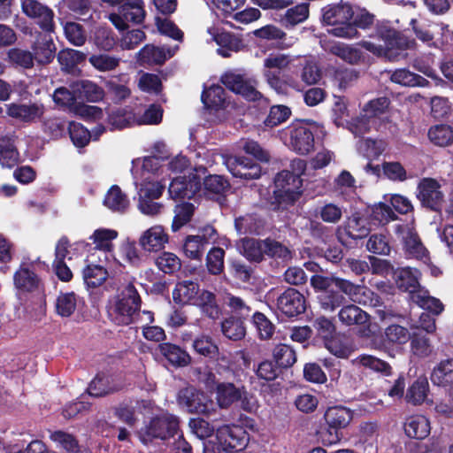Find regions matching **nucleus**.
<instances>
[{"mask_svg":"<svg viewBox=\"0 0 453 453\" xmlns=\"http://www.w3.org/2000/svg\"><path fill=\"white\" fill-rule=\"evenodd\" d=\"M180 418L168 411L152 416L138 432L140 441L148 445L155 441H167L180 431Z\"/></svg>","mask_w":453,"mask_h":453,"instance_id":"1","label":"nucleus"},{"mask_svg":"<svg viewBox=\"0 0 453 453\" xmlns=\"http://www.w3.org/2000/svg\"><path fill=\"white\" fill-rule=\"evenodd\" d=\"M354 17L352 6L348 3H340L322 9V21L332 28L329 33L336 37L353 39L359 36L350 22Z\"/></svg>","mask_w":453,"mask_h":453,"instance_id":"2","label":"nucleus"},{"mask_svg":"<svg viewBox=\"0 0 453 453\" xmlns=\"http://www.w3.org/2000/svg\"><path fill=\"white\" fill-rule=\"evenodd\" d=\"M142 298L133 283H128L119 295L111 316L118 326H128L135 322L139 315Z\"/></svg>","mask_w":453,"mask_h":453,"instance_id":"3","label":"nucleus"},{"mask_svg":"<svg viewBox=\"0 0 453 453\" xmlns=\"http://www.w3.org/2000/svg\"><path fill=\"white\" fill-rule=\"evenodd\" d=\"M145 16L143 0H125L117 12L109 14V19L118 30L125 31L129 28V23L142 24Z\"/></svg>","mask_w":453,"mask_h":453,"instance_id":"4","label":"nucleus"},{"mask_svg":"<svg viewBox=\"0 0 453 453\" xmlns=\"http://www.w3.org/2000/svg\"><path fill=\"white\" fill-rule=\"evenodd\" d=\"M216 439L226 452L243 451L249 444L250 434L241 426L224 425L216 429Z\"/></svg>","mask_w":453,"mask_h":453,"instance_id":"5","label":"nucleus"},{"mask_svg":"<svg viewBox=\"0 0 453 453\" xmlns=\"http://www.w3.org/2000/svg\"><path fill=\"white\" fill-rule=\"evenodd\" d=\"M178 403L189 413L208 415L213 402L202 391L194 387L182 388L178 394Z\"/></svg>","mask_w":453,"mask_h":453,"instance_id":"6","label":"nucleus"},{"mask_svg":"<svg viewBox=\"0 0 453 453\" xmlns=\"http://www.w3.org/2000/svg\"><path fill=\"white\" fill-rule=\"evenodd\" d=\"M22 12L46 33H55L54 12L49 6L37 0H23L21 3Z\"/></svg>","mask_w":453,"mask_h":453,"instance_id":"7","label":"nucleus"},{"mask_svg":"<svg viewBox=\"0 0 453 453\" xmlns=\"http://www.w3.org/2000/svg\"><path fill=\"white\" fill-rule=\"evenodd\" d=\"M395 233L402 242L407 256L417 259H421L426 256V250L412 223L395 225Z\"/></svg>","mask_w":453,"mask_h":453,"instance_id":"8","label":"nucleus"},{"mask_svg":"<svg viewBox=\"0 0 453 453\" xmlns=\"http://www.w3.org/2000/svg\"><path fill=\"white\" fill-rule=\"evenodd\" d=\"M332 280L334 282L335 287L348 296L352 302L373 307L380 305V301L379 296L374 294L367 287L354 284L348 280L341 278H334Z\"/></svg>","mask_w":453,"mask_h":453,"instance_id":"9","label":"nucleus"},{"mask_svg":"<svg viewBox=\"0 0 453 453\" xmlns=\"http://www.w3.org/2000/svg\"><path fill=\"white\" fill-rule=\"evenodd\" d=\"M227 170L234 178L244 180H257L262 175L261 165L244 156H230L226 160Z\"/></svg>","mask_w":453,"mask_h":453,"instance_id":"10","label":"nucleus"},{"mask_svg":"<svg viewBox=\"0 0 453 453\" xmlns=\"http://www.w3.org/2000/svg\"><path fill=\"white\" fill-rule=\"evenodd\" d=\"M220 81L227 89L241 95L249 101L256 102L262 97V94L250 84L243 74L228 71L221 75Z\"/></svg>","mask_w":453,"mask_h":453,"instance_id":"11","label":"nucleus"},{"mask_svg":"<svg viewBox=\"0 0 453 453\" xmlns=\"http://www.w3.org/2000/svg\"><path fill=\"white\" fill-rule=\"evenodd\" d=\"M52 33L37 32L35 41L31 44V53L34 62L46 65L50 64L57 57V48L51 36Z\"/></svg>","mask_w":453,"mask_h":453,"instance_id":"12","label":"nucleus"},{"mask_svg":"<svg viewBox=\"0 0 453 453\" xmlns=\"http://www.w3.org/2000/svg\"><path fill=\"white\" fill-rule=\"evenodd\" d=\"M13 285L19 295L32 294L43 289L42 279L26 263H22L14 273Z\"/></svg>","mask_w":453,"mask_h":453,"instance_id":"13","label":"nucleus"},{"mask_svg":"<svg viewBox=\"0 0 453 453\" xmlns=\"http://www.w3.org/2000/svg\"><path fill=\"white\" fill-rule=\"evenodd\" d=\"M290 143L296 152L309 154L311 150V119H296L291 125Z\"/></svg>","mask_w":453,"mask_h":453,"instance_id":"14","label":"nucleus"},{"mask_svg":"<svg viewBox=\"0 0 453 453\" xmlns=\"http://www.w3.org/2000/svg\"><path fill=\"white\" fill-rule=\"evenodd\" d=\"M278 310L287 318H296L306 310L304 296L296 288H288L277 298Z\"/></svg>","mask_w":453,"mask_h":453,"instance_id":"15","label":"nucleus"},{"mask_svg":"<svg viewBox=\"0 0 453 453\" xmlns=\"http://www.w3.org/2000/svg\"><path fill=\"white\" fill-rule=\"evenodd\" d=\"M418 198L421 203L433 210L439 211L444 199L441 184L433 178H423L418 185Z\"/></svg>","mask_w":453,"mask_h":453,"instance_id":"16","label":"nucleus"},{"mask_svg":"<svg viewBox=\"0 0 453 453\" xmlns=\"http://www.w3.org/2000/svg\"><path fill=\"white\" fill-rule=\"evenodd\" d=\"M378 35L384 42V49L388 53L386 57L390 60H394L396 57L393 53L394 50H412L417 47V42L414 39H410L392 28H380L378 31Z\"/></svg>","mask_w":453,"mask_h":453,"instance_id":"17","label":"nucleus"},{"mask_svg":"<svg viewBox=\"0 0 453 453\" xmlns=\"http://www.w3.org/2000/svg\"><path fill=\"white\" fill-rule=\"evenodd\" d=\"M318 336L320 337L325 347L334 355L344 357L348 354V349L342 347L336 338L335 326L333 322L325 318H319L316 321Z\"/></svg>","mask_w":453,"mask_h":453,"instance_id":"18","label":"nucleus"},{"mask_svg":"<svg viewBox=\"0 0 453 453\" xmlns=\"http://www.w3.org/2000/svg\"><path fill=\"white\" fill-rule=\"evenodd\" d=\"M390 104V101L388 97L382 96L373 100H371L364 107L365 116L361 119L357 120L356 125L355 133L357 135H361L370 130V122H375V118L380 116L388 110Z\"/></svg>","mask_w":453,"mask_h":453,"instance_id":"19","label":"nucleus"},{"mask_svg":"<svg viewBox=\"0 0 453 453\" xmlns=\"http://www.w3.org/2000/svg\"><path fill=\"white\" fill-rule=\"evenodd\" d=\"M203 187V194L206 197L219 201L225 198L231 188L228 179L223 175L209 174L204 177L201 186Z\"/></svg>","mask_w":453,"mask_h":453,"instance_id":"20","label":"nucleus"},{"mask_svg":"<svg viewBox=\"0 0 453 453\" xmlns=\"http://www.w3.org/2000/svg\"><path fill=\"white\" fill-rule=\"evenodd\" d=\"M6 106L8 116L27 123L35 122L36 119H41L44 113L43 105L36 103L30 104L12 103Z\"/></svg>","mask_w":453,"mask_h":453,"instance_id":"21","label":"nucleus"},{"mask_svg":"<svg viewBox=\"0 0 453 453\" xmlns=\"http://www.w3.org/2000/svg\"><path fill=\"white\" fill-rule=\"evenodd\" d=\"M157 351L173 367H185L190 365L191 357L187 350L171 342H162L157 346Z\"/></svg>","mask_w":453,"mask_h":453,"instance_id":"22","label":"nucleus"},{"mask_svg":"<svg viewBox=\"0 0 453 453\" xmlns=\"http://www.w3.org/2000/svg\"><path fill=\"white\" fill-rule=\"evenodd\" d=\"M120 387L113 382L111 375L104 372H98L89 382L86 392L92 397H104L110 394L118 392Z\"/></svg>","mask_w":453,"mask_h":453,"instance_id":"23","label":"nucleus"},{"mask_svg":"<svg viewBox=\"0 0 453 453\" xmlns=\"http://www.w3.org/2000/svg\"><path fill=\"white\" fill-rule=\"evenodd\" d=\"M168 242V234L161 226H154L146 230L141 236V247L149 252H156L164 248Z\"/></svg>","mask_w":453,"mask_h":453,"instance_id":"24","label":"nucleus"},{"mask_svg":"<svg viewBox=\"0 0 453 453\" xmlns=\"http://www.w3.org/2000/svg\"><path fill=\"white\" fill-rule=\"evenodd\" d=\"M201 189V180L196 174L189 176L188 182L185 177L173 178L168 187V192L173 199H183L188 196V191L193 190L194 193Z\"/></svg>","mask_w":453,"mask_h":453,"instance_id":"25","label":"nucleus"},{"mask_svg":"<svg viewBox=\"0 0 453 453\" xmlns=\"http://www.w3.org/2000/svg\"><path fill=\"white\" fill-rule=\"evenodd\" d=\"M302 192L288 190L273 189V194L268 197L267 203L270 210L273 211H283L293 206L302 196Z\"/></svg>","mask_w":453,"mask_h":453,"instance_id":"26","label":"nucleus"},{"mask_svg":"<svg viewBox=\"0 0 453 453\" xmlns=\"http://www.w3.org/2000/svg\"><path fill=\"white\" fill-rule=\"evenodd\" d=\"M199 284L190 280L179 281L173 291V298L176 303L194 304L200 292Z\"/></svg>","mask_w":453,"mask_h":453,"instance_id":"27","label":"nucleus"},{"mask_svg":"<svg viewBox=\"0 0 453 453\" xmlns=\"http://www.w3.org/2000/svg\"><path fill=\"white\" fill-rule=\"evenodd\" d=\"M194 305L197 306L201 313L212 319L216 320L222 315V311L218 303L216 295L207 289H202L198 297L194 303Z\"/></svg>","mask_w":453,"mask_h":453,"instance_id":"28","label":"nucleus"},{"mask_svg":"<svg viewBox=\"0 0 453 453\" xmlns=\"http://www.w3.org/2000/svg\"><path fill=\"white\" fill-rule=\"evenodd\" d=\"M404 433L409 438L423 440L430 434V422L422 415L409 417L403 425Z\"/></svg>","mask_w":453,"mask_h":453,"instance_id":"29","label":"nucleus"},{"mask_svg":"<svg viewBox=\"0 0 453 453\" xmlns=\"http://www.w3.org/2000/svg\"><path fill=\"white\" fill-rule=\"evenodd\" d=\"M86 54L73 49H63L57 54L61 70L66 73H75L79 71L78 65L86 60Z\"/></svg>","mask_w":453,"mask_h":453,"instance_id":"30","label":"nucleus"},{"mask_svg":"<svg viewBox=\"0 0 453 453\" xmlns=\"http://www.w3.org/2000/svg\"><path fill=\"white\" fill-rule=\"evenodd\" d=\"M16 137L7 134L0 137V163L3 166L12 168L19 159V153L15 145Z\"/></svg>","mask_w":453,"mask_h":453,"instance_id":"31","label":"nucleus"},{"mask_svg":"<svg viewBox=\"0 0 453 453\" xmlns=\"http://www.w3.org/2000/svg\"><path fill=\"white\" fill-rule=\"evenodd\" d=\"M172 55L166 56L165 50L153 44H146L137 53V62L141 65H161Z\"/></svg>","mask_w":453,"mask_h":453,"instance_id":"32","label":"nucleus"},{"mask_svg":"<svg viewBox=\"0 0 453 453\" xmlns=\"http://www.w3.org/2000/svg\"><path fill=\"white\" fill-rule=\"evenodd\" d=\"M242 396V391L231 382H222L217 385L216 400L220 408H228L238 402Z\"/></svg>","mask_w":453,"mask_h":453,"instance_id":"33","label":"nucleus"},{"mask_svg":"<svg viewBox=\"0 0 453 453\" xmlns=\"http://www.w3.org/2000/svg\"><path fill=\"white\" fill-rule=\"evenodd\" d=\"M309 15L310 4L301 3L287 9L284 15L280 17V21L285 28L291 29L296 25L306 20L309 18Z\"/></svg>","mask_w":453,"mask_h":453,"instance_id":"34","label":"nucleus"},{"mask_svg":"<svg viewBox=\"0 0 453 453\" xmlns=\"http://www.w3.org/2000/svg\"><path fill=\"white\" fill-rule=\"evenodd\" d=\"M430 380L434 385L449 387L453 384V358L439 362L433 369Z\"/></svg>","mask_w":453,"mask_h":453,"instance_id":"35","label":"nucleus"},{"mask_svg":"<svg viewBox=\"0 0 453 453\" xmlns=\"http://www.w3.org/2000/svg\"><path fill=\"white\" fill-rule=\"evenodd\" d=\"M353 418V412L342 406H334L327 409L325 419L328 426L334 429L346 427Z\"/></svg>","mask_w":453,"mask_h":453,"instance_id":"36","label":"nucleus"},{"mask_svg":"<svg viewBox=\"0 0 453 453\" xmlns=\"http://www.w3.org/2000/svg\"><path fill=\"white\" fill-rule=\"evenodd\" d=\"M418 271L404 268L396 273L395 285L403 290L409 292L411 299L412 300V294L418 293V290L422 289L418 282Z\"/></svg>","mask_w":453,"mask_h":453,"instance_id":"37","label":"nucleus"},{"mask_svg":"<svg viewBox=\"0 0 453 453\" xmlns=\"http://www.w3.org/2000/svg\"><path fill=\"white\" fill-rule=\"evenodd\" d=\"M202 103L207 109H220L225 106L226 92L220 85H211L203 89L201 95Z\"/></svg>","mask_w":453,"mask_h":453,"instance_id":"38","label":"nucleus"},{"mask_svg":"<svg viewBox=\"0 0 453 453\" xmlns=\"http://www.w3.org/2000/svg\"><path fill=\"white\" fill-rule=\"evenodd\" d=\"M338 317L340 321L346 326L364 325L369 320V315L355 304L342 307Z\"/></svg>","mask_w":453,"mask_h":453,"instance_id":"39","label":"nucleus"},{"mask_svg":"<svg viewBox=\"0 0 453 453\" xmlns=\"http://www.w3.org/2000/svg\"><path fill=\"white\" fill-rule=\"evenodd\" d=\"M5 61L14 68L31 69L34 67L31 51L18 47L8 50Z\"/></svg>","mask_w":453,"mask_h":453,"instance_id":"40","label":"nucleus"},{"mask_svg":"<svg viewBox=\"0 0 453 453\" xmlns=\"http://www.w3.org/2000/svg\"><path fill=\"white\" fill-rule=\"evenodd\" d=\"M82 277L88 288H95L106 280L108 272L103 265L88 264L82 271Z\"/></svg>","mask_w":453,"mask_h":453,"instance_id":"41","label":"nucleus"},{"mask_svg":"<svg viewBox=\"0 0 453 453\" xmlns=\"http://www.w3.org/2000/svg\"><path fill=\"white\" fill-rule=\"evenodd\" d=\"M371 229L368 226L367 219L359 213H353L347 220L346 232L352 239H362L367 236Z\"/></svg>","mask_w":453,"mask_h":453,"instance_id":"42","label":"nucleus"},{"mask_svg":"<svg viewBox=\"0 0 453 453\" xmlns=\"http://www.w3.org/2000/svg\"><path fill=\"white\" fill-rule=\"evenodd\" d=\"M264 76L270 85L277 93H287L288 86L294 87L288 75H285V69H265Z\"/></svg>","mask_w":453,"mask_h":453,"instance_id":"43","label":"nucleus"},{"mask_svg":"<svg viewBox=\"0 0 453 453\" xmlns=\"http://www.w3.org/2000/svg\"><path fill=\"white\" fill-rule=\"evenodd\" d=\"M428 138L435 146H449L453 143V127L443 124L433 126L428 130Z\"/></svg>","mask_w":453,"mask_h":453,"instance_id":"44","label":"nucleus"},{"mask_svg":"<svg viewBox=\"0 0 453 453\" xmlns=\"http://www.w3.org/2000/svg\"><path fill=\"white\" fill-rule=\"evenodd\" d=\"M104 204L115 211H124L129 205V200L118 185H112L104 199Z\"/></svg>","mask_w":453,"mask_h":453,"instance_id":"45","label":"nucleus"},{"mask_svg":"<svg viewBox=\"0 0 453 453\" xmlns=\"http://www.w3.org/2000/svg\"><path fill=\"white\" fill-rule=\"evenodd\" d=\"M221 331L226 338L232 341H239L246 334L244 321L234 316H230L222 321Z\"/></svg>","mask_w":453,"mask_h":453,"instance_id":"46","label":"nucleus"},{"mask_svg":"<svg viewBox=\"0 0 453 453\" xmlns=\"http://www.w3.org/2000/svg\"><path fill=\"white\" fill-rule=\"evenodd\" d=\"M412 302L435 315L441 313L444 309L442 303L439 299L431 296L428 291L425 289H419L418 293L412 294Z\"/></svg>","mask_w":453,"mask_h":453,"instance_id":"47","label":"nucleus"},{"mask_svg":"<svg viewBox=\"0 0 453 453\" xmlns=\"http://www.w3.org/2000/svg\"><path fill=\"white\" fill-rule=\"evenodd\" d=\"M265 240L245 238L242 240L243 256L250 262L260 263L265 257Z\"/></svg>","mask_w":453,"mask_h":453,"instance_id":"48","label":"nucleus"},{"mask_svg":"<svg viewBox=\"0 0 453 453\" xmlns=\"http://www.w3.org/2000/svg\"><path fill=\"white\" fill-rule=\"evenodd\" d=\"M251 322L260 340L273 338L275 333V325L263 312L255 311L251 316Z\"/></svg>","mask_w":453,"mask_h":453,"instance_id":"49","label":"nucleus"},{"mask_svg":"<svg viewBox=\"0 0 453 453\" xmlns=\"http://www.w3.org/2000/svg\"><path fill=\"white\" fill-rule=\"evenodd\" d=\"M67 131L73 144L76 148L86 147L92 138L90 131L79 122H69Z\"/></svg>","mask_w":453,"mask_h":453,"instance_id":"50","label":"nucleus"},{"mask_svg":"<svg viewBox=\"0 0 453 453\" xmlns=\"http://www.w3.org/2000/svg\"><path fill=\"white\" fill-rule=\"evenodd\" d=\"M273 359L280 368L287 369L296 362V351L288 344H278L273 351Z\"/></svg>","mask_w":453,"mask_h":453,"instance_id":"51","label":"nucleus"},{"mask_svg":"<svg viewBox=\"0 0 453 453\" xmlns=\"http://www.w3.org/2000/svg\"><path fill=\"white\" fill-rule=\"evenodd\" d=\"M193 349L196 353L210 359L217 358L219 352V347L213 342L212 338L204 334L196 337L193 341Z\"/></svg>","mask_w":453,"mask_h":453,"instance_id":"52","label":"nucleus"},{"mask_svg":"<svg viewBox=\"0 0 453 453\" xmlns=\"http://www.w3.org/2000/svg\"><path fill=\"white\" fill-rule=\"evenodd\" d=\"M329 51L349 64L359 63L363 57L362 51L358 48L341 42L332 44Z\"/></svg>","mask_w":453,"mask_h":453,"instance_id":"53","label":"nucleus"},{"mask_svg":"<svg viewBox=\"0 0 453 453\" xmlns=\"http://www.w3.org/2000/svg\"><path fill=\"white\" fill-rule=\"evenodd\" d=\"M273 183L275 189L288 190L289 188L303 193V179H297L296 176L290 173L289 170L279 172L274 177Z\"/></svg>","mask_w":453,"mask_h":453,"instance_id":"54","label":"nucleus"},{"mask_svg":"<svg viewBox=\"0 0 453 453\" xmlns=\"http://www.w3.org/2000/svg\"><path fill=\"white\" fill-rule=\"evenodd\" d=\"M225 250L220 247H212L206 255L205 265L210 274L219 275L224 272Z\"/></svg>","mask_w":453,"mask_h":453,"instance_id":"55","label":"nucleus"},{"mask_svg":"<svg viewBox=\"0 0 453 453\" xmlns=\"http://www.w3.org/2000/svg\"><path fill=\"white\" fill-rule=\"evenodd\" d=\"M428 388L427 379L424 376L418 377L407 391V401L413 404L422 403L427 396Z\"/></svg>","mask_w":453,"mask_h":453,"instance_id":"56","label":"nucleus"},{"mask_svg":"<svg viewBox=\"0 0 453 453\" xmlns=\"http://www.w3.org/2000/svg\"><path fill=\"white\" fill-rule=\"evenodd\" d=\"M77 90L80 96L88 102L97 103L102 101L104 97V88L88 80H83L78 83Z\"/></svg>","mask_w":453,"mask_h":453,"instance_id":"57","label":"nucleus"},{"mask_svg":"<svg viewBox=\"0 0 453 453\" xmlns=\"http://www.w3.org/2000/svg\"><path fill=\"white\" fill-rule=\"evenodd\" d=\"M390 80L397 84L408 87L425 86L427 81L422 76L407 69H398L392 73Z\"/></svg>","mask_w":453,"mask_h":453,"instance_id":"58","label":"nucleus"},{"mask_svg":"<svg viewBox=\"0 0 453 453\" xmlns=\"http://www.w3.org/2000/svg\"><path fill=\"white\" fill-rule=\"evenodd\" d=\"M156 265L165 274H173L181 268V260L172 252L164 251L155 260Z\"/></svg>","mask_w":453,"mask_h":453,"instance_id":"59","label":"nucleus"},{"mask_svg":"<svg viewBox=\"0 0 453 453\" xmlns=\"http://www.w3.org/2000/svg\"><path fill=\"white\" fill-rule=\"evenodd\" d=\"M206 245L199 236L187 235L183 242V252L190 259L201 261Z\"/></svg>","mask_w":453,"mask_h":453,"instance_id":"60","label":"nucleus"},{"mask_svg":"<svg viewBox=\"0 0 453 453\" xmlns=\"http://www.w3.org/2000/svg\"><path fill=\"white\" fill-rule=\"evenodd\" d=\"M88 62L95 69L100 72H110L115 70L119 65L120 58L105 53H100L91 55Z\"/></svg>","mask_w":453,"mask_h":453,"instance_id":"61","label":"nucleus"},{"mask_svg":"<svg viewBox=\"0 0 453 453\" xmlns=\"http://www.w3.org/2000/svg\"><path fill=\"white\" fill-rule=\"evenodd\" d=\"M290 116L291 110L289 107L283 104L273 105L264 120V124L266 127L273 128L285 122Z\"/></svg>","mask_w":453,"mask_h":453,"instance_id":"62","label":"nucleus"},{"mask_svg":"<svg viewBox=\"0 0 453 453\" xmlns=\"http://www.w3.org/2000/svg\"><path fill=\"white\" fill-rule=\"evenodd\" d=\"M118 232L111 229H96L89 239L93 241L96 249L109 251L112 246L111 241L117 238Z\"/></svg>","mask_w":453,"mask_h":453,"instance_id":"63","label":"nucleus"},{"mask_svg":"<svg viewBox=\"0 0 453 453\" xmlns=\"http://www.w3.org/2000/svg\"><path fill=\"white\" fill-rule=\"evenodd\" d=\"M319 307L326 311H333L342 303L343 297L333 289L319 291L316 295Z\"/></svg>","mask_w":453,"mask_h":453,"instance_id":"64","label":"nucleus"}]
</instances>
